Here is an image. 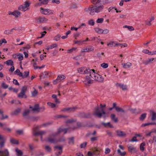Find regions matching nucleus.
I'll return each mask as SVG.
<instances>
[{"instance_id": "1", "label": "nucleus", "mask_w": 156, "mask_h": 156, "mask_svg": "<svg viewBox=\"0 0 156 156\" xmlns=\"http://www.w3.org/2000/svg\"><path fill=\"white\" fill-rule=\"evenodd\" d=\"M77 128V127L75 126L73 127H70L67 128H60L57 132L52 133L47 138L48 141L51 143L55 144L58 142H62L65 141V139L64 136H62L58 140L54 138V137L59 134L61 132H63L64 133H66L69 129L74 130Z\"/></svg>"}, {"instance_id": "2", "label": "nucleus", "mask_w": 156, "mask_h": 156, "mask_svg": "<svg viewBox=\"0 0 156 156\" xmlns=\"http://www.w3.org/2000/svg\"><path fill=\"white\" fill-rule=\"evenodd\" d=\"M101 0H93L91 2L94 5H90L88 9H86V11H90V14L94 15L95 13H98L102 11L104 6L100 3Z\"/></svg>"}, {"instance_id": "3", "label": "nucleus", "mask_w": 156, "mask_h": 156, "mask_svg": "<svg viewBox=\"0 0 156 156\" xmlns=\"http://www.w3.org/2000/svg\"><path fill=\"white\" fill-rule=\"evenodd\" d=\"M105 106V104L102 105L101 104L100 107H97L94 108V111L93 114L98 118H101L102 115H105L106 113L103 108Z\"/></svg>"}, {"instance_id": "4", "label": "nucleus", "mask_w": 156, "mask_h": 156, "mask_svg": "<svg viewBox=\"0 0 156 156\" xmlns=\"http://www.w3.org/2000/svg\"><path fill=\"white\" fill-rule=\"evenodd\" d=\"M91 71L92 72H90V75L91 78L94 79L96 81L100 82H101L103 81L104 78L101 76L95 73L94 69H92Z\"/></svg>"}, {"instance_id": "5", "label": "nucleus", "mask_w": 156, "mask_h": 156, "mask_svg": "<svg viewBox=\"0 0 156 156\" xmlns=\"http://www.w3.org/2000/svg\"><path fill=\"white\" fill-rule=\"evenodd\" d=\"M77 71L79 73L81 74H90V72H91L92 71L89 68L83 67L78 68Z\"/></svg>"}, {"instance_id": "6", "label": "nucleus", "mask_w": 156, "mask_h": 156, "mask_svg": "<svg viewBox=\"0 0 156 156\" xmlns=\"http://www.w3.org/2000/svg\"><path fill=\"white\" fill-rule=\"evenodd\" d=\"M29 6V3L28 1H26L24 4L19 7L18 9L19 10L25 11L28 9V7Z\"/></svg>"}, {"instance_id": "7", "label": "nucleus", "mask_w": 156, "mask_h": 156, "mask_svg": "<svg viewBox=\"0 0 156 156\" xmlns=\"http://www.w3.org/2000/svg\"><path fill=\"white\" fill-rule=\"evenodd\" d=\"M91 76L90 74L89 76H87L85 77L84 80L83 81L84 84L86 85H89L90 84H92L93 83V80L91 79Z\"/></svg>"}, {"instance_id": "8", "label": "nucleus", "mask_w": 156, "mask_h": 156, "mask_svg": "<svg viewBox=\"0 0 156 156\" xmlns=\"http://www.w3.org/2000/svg\"><path fill=\"white\" fill-rule=\"evenodd\" d=\"M27 90V87L25 86L22 88L21 92L18 95V97L21 98H26L27 97L25 94V93Z\"/></svg>"}, {"instance_id": "9", "label": "nucleus", "mask_w": 156, "mask_h": 156, "mask_svg": "<svg viewBox=\"0 0 156 156\" xmlns=\"http://www.w3.org/2000/svg\"><path fill=\"white\" fill-rule=\"evenodd\" d=\"M156 61V58H148L143 61V63L145 65L152 64Z\"/></svg>"}, {"instance_id": "10", "label": "nucleus", "mask_w": 156, "mask_h": 156, "mask_svg": "<svg viewBox=\"0 0 156 156\" xmlns=\"http://www.w3.org/2000/svg\"><path fill=\"white\" fill-rule=\"evenodd\" d=\"M66 78V77L63 75H59L58 76L56 79L54 80L53 83L55 84H56L57 83L65 79Z\"/></svg>"}, {"instance_id": "11", "label": "nucleus", "mask_w": 156, "mask_h": 156, "mask_svg": "<svg viewBox=\"0 0 156 156\" xmlns=\"http://www.w3.org/2000/svg\"><path fill=\"white\" fill-rule=\"evenodd\" d=\"M36 20L37 22L42 23L46 22L48 19L44 17L41 16L36 18Z\"/></svg>"}, {"instance_id": "12", "label": "nucleus", "mask_w": 156, "mask_h": 156, "mask_svg": "<svg viewBox=\"0 0 156 156\" xmlns=\"http://www.w3.org/2000/svg\"><path fill=\"white\" fill-rule=\"evenodd\" d=\"M51 75L50 73L48 72H44L42 73V74L40 75V79H44L46 78L49 77Z\"/></svg>"}, {"instance_id": "13", "label": "nucleus", "mask_w": 156, "mask_h": 156, "mask_svg": "<svg viewBox=\"0 0 156 156\" xmlns=\"http://www.w3.org/2000/svg\"><path fill=\"white\" fill-rule=\"evenodd\" d=\"M41 12L42 13L45 15H49L52 13L51 10L48 9H44L42 8H41Z\"/></svg>"}, {"instance_id": "14", "label": "nucleus", "mask_w": 156, "mask_h": 156, "mask_svg": "<svg viewBox=\"0 0 156 156\" xmlns=\"http://www.w3.org/2000/svg\"><path fill=\"white\" fill-rule=\"evenodd\" d=\"M92 151H93V153L90 151H88L87 153L88 156H93V154H99L100 151L99 150L96 148H94L92 149Z\"/></svg>"}, {"instance_id": "15", "label": "nucleus", "mask_w": 156, "mask_h": 156, "mask_svg": "<svg viewBox=\"0 0 156 156\" xmlns=\"http://www.w3.org/2000/svg\"><path fill=\"white\" fill-rule=\"evenodd\" d=\"M94 48L93 46H88L86 48L82 49L81 50L82 52H89L93 51Z\"/></svg>"}, {"instance_id": "16", "label": "nucleus", "mask_w": 156, "mask_h": 156, "mask_svg": "<svg viewBox=\"0 0 156 156\" xmlns=\"http://www.w3.org/2000/svg\"><path fill=\"white\" fill-rule=\"evenodd\" d=\"M116 85L117 87H119L123 90L125 91L127 90V86L123 84L117 83L116 84Z\"/></svg>"}, {"instance_id": "17", "label": "nucleus", "mask_w": 156, "mask_h": 156, "mask_svg": "<svg viewBox=\"0 0 156 156\" xmlns=\"http://www.w3.org/2000/svg\"><path fill=\"white\" fill-rule=\"evenodd\" d=\"M0 156H9V152L7 149L0 150Z\"/></svg>"}, {"instance_id": "18", "label": "nucleus", "mask_w": 156, "mask_h": 156, "mask_svg": "<svg viewBox=\"0 0 156 156\" xmlns=\"http://www.w3.org/2000/svg\"><path fill=\"white\" fill-rule=\"evenodd\" d=\"M55 149H58L59 150L58 152L56 154L57 155L61 154L62 152V146H54Z\"/></svg>"}, {"instance_id": "19", "label": "nucleus", "mask_w": 156, "mask_h": 156, "mask_svg": "<svg viewBox=\"0 0 156 156\" xmlns=\"http://www.w3.org/2000/svg\"><path fill=\"white\" fill-rule=\"evenodd\" d=\"M76 107L65 108L63 109L62 111L63 112H73L76 109Z\"/></svg>"}, {"instance_id": "20", "label": "nucleus", "mask_w": 156, "mask_h": 156, "mask_svg": "<svg viewBox=\"0 0 156 156\" xmlns=\"http://www.w3.org/2000/svg\"><path fill=\"white\" fill-rule=\"evenodd\" d=\"M116 133H117V135L120 137H125L126 135V134L124 132L119 131V130H117L116 131Z\"/></svg>"}, {"instance_id": "21", "label": "nucleus", "mask_w": 156, "mask_h": 156, "mask_svg": "<svg viewBox=\"0 0 156 156\" xmlns=\"http://www.w3.org/2000/svg\"><path fill=\"white\" fill-rule=\"evenodd\" d=\"M5 139L0 134V147L2 148L4 145Z\"/></svg>"}, {"instance_id": "22", "label": "nucleus", "mask_w": 156, "mask_h": 156, "mask_svg": "<svg viewBox=\"0 0 156 156\" xmlns=\"http://www.w3.org/2000/svg\"><path fill=\"white\" fill-rule=\"evenodd\" d=\"M30 109L33 111H37L38 112H39V105L38 104H36L33 108L30 106Z\"/></svg>"}, {"instance_id": "23", "label": "nucleus", "mask_w": 156, "mask_h": 156, "mask_svg": "<svg viewBox=\"0 0 156 156\" xmlns=\"http://www.w3.org/2000/svg\"><path fill=\"white\" fill-rule=\"evenodd\" d=\"M127 147L129 151L131 153L136 152V148L132 145H128Z\"/></svg>"}, {"instance_id": "24", "label": "nucleus", "mask_w": 156, "mask_h": 156, "mask_svg": "<svg viewBox=\"0 0 156 156\" xmlns=\"http://www.w3.org/2000/svg\"><path fill=\"white\" fill-rule=\"evenodd\" d=\"M45 133V132L44 131H38L35 133L34 135L37 136L40 135L41 136V140H42V136Z\"/></svg>"}, {"instance_id": "25", "label": "nucleus", "mask_w": 156, "mask_h": 156, "mask_svg": "<svg viewBox=\"0 0 156 156\" xmlns=\"http://www.w3.org/2000/svg\"><path fill=\"white\" fill-rule=\"evenodd\" d=\"M29 109H27L25 110L23 113V117L25 118H27L29 117Z\"/></svg>"}, {"instance_id": "26", "label": "nucleus", "mask_w": 156, "mask_h": 156, "mask_svg": "<svg viewBox=\"0 0 156 156\" xmlns=\"http://www.w3.org/2000/svg\"><path fill=\"white\" fill-rule=\"evenodd\" d=\"M101 124L105 127H108L110 128H113V126L111 124L110 122H108L106 123L104 122H102L101 123Z\"/></svg>"}, {"instance_id": "27", "label": "nucleus", "mask_w": 156, "mask_h": 156, "mask_svg": "<svg viewBox=\"0 0 156 156\" xmlns=\"http://www.w3.org/2000/svg\"><path fill=\"white\" fill-rule=\"evenodd\" d=\"M117 44V42L114 41H111L109 43L107 44V46L111 47H115L116 46V44Z\"/></svg>"}, {"instance_id": "28", "label": "nucleus", "mask_w": 156, "mask_h": 156, "mask_svg": "<svg viewBox=\"0 0 156 156\" xmlns=\"http://www.w3.org/2000/svg\"><path fill=\"white\" fill-rule=\"evenodd\" d=\"M4 63L8 66H12L14 65L13 61L11 59L8 60L4 62Z\"/></svg>"}, {"instance_id": "29", "label": "nucleus", "mask_w": 156, "mask_h": 156, "mask_svg": "<svg viewBox=\"0 0 156 156\" xmlns=\"http://www.w3.org/2000/svg\"><path fill=\"white\" fill-rule=\"evenodd\" d=\"M122 65L124 68H127L130 67L131 66V63L130 62H128L126 63H122Z\"/></svg>"}, {"instance_id": "30", "label": "nucleus", "mask_w": 156, "mask_h": 156, "mask_svg": "<svg viewBox=\"0 0 156 156\" xmlns=\"http://www.w3.org/2000/svg\"><path fill=\"white\" fill-rule=\"evenodd\" d=\"M34 59H33V62H32V63L33 64V66L34 67V68L35 69H37V68H39V69H41V68H43L44 66H37L36 65V63L35 62H34Z\"/></svg>"}, {"instance_id": "31", "label": "nucleus", "mask_w": 156, "mask_h": 156, "mask_svg": "<svg viewBox=\"0 0 156 156\" xmlns=\"http://www.w3.org/2000/svg\"><path fill=\"white\" fill-rule=\"evenodd\" d=\"M16 152V153L17 156H22L23 154L22 151L18 149H16L15 150Z\"/></svg>"}, {"instance_id": "32", "label": "nucleus", "mask_w": 156, "mask_h": 156, "mask_svg": "<svg viewBox=\"0 0 156 156\" xmlns=\"http://www.w3.org/2000/svg\"><path fill=\"white\" fill-rule=\"evenodd\" d=\"M112 120L115 122H117L118 121V118L115 117V115L114 114H112L111 115Z\"/></svg>"}, {"instance_id": "33", "label": "nucleus", "mask_w": 156, "mask_h": 156, "mask_svg": "<svg viewBox=\"0 0 156 156\" xmlns=\"http://www.w3.org/2000/svg\"><path fill=\"white\" fill-rule=\"evenodd\" d=\"M76 121V119H70L67 120L66 121V123L67 124H68L69 123L71 124L73 123V122H75Z\"/></svg>"}, {"instance_id": "34", "label": "nucleus", "mask_w": 156, "mask_h": 156, "mask_svg": "<svg viewBox=\"0 0 156 156\" xmlns=\"http://www.w3.org/2000/svg\"><path fill=\"white\" fill-rule=\"evenodd\" d=\"M13 16L15 17H18L20 15V13L18 11H15L13 12Z\"/></svg>"}, {"instance_id": "35", "label": "nucleus", "mask_w": 156, "mask_h": 156, "mask_svg": "<svg viewBox=\"0 0 156 156\" xmlns=\"http://www.w3.org/2000/svg\"><path fill=\"white\" fill-rule=\"evenodd\" d=\"M10 141L12 144H19V142L17 140L13 138H11Z\"/></svg>"}, {"instance_id": "36", "label": "nucleus", "mask_w": 156, "mask_h": 156, "mask_svg": "<svg viewBox=\"0 0 156 156\" xmlns=\"http://www.w3.org/2000/svg\"><path fill=\"white\" fill-rule=\"evenodd\" d=\"M38 93V91L34 89V90L31 92L32 96L33 97H35L37 96Z\"/></svg>"}, {"instance_id": "37", "label": "nucleus", "mask_w": 156, "mask_h": 156, "mask_svg": "<svg viewBox=\"0 0 156 156\" xmlns=\"http://www.w3.org/2000/svg\"><path fill=\"white\" fill-rule=\"evenodd\" d=\"M21 109L20 108H18L14 111L12 112V114L13 115H17L21 111Z\"/></svg>"}, {"instance_id": "38", "label": "nucleus", "mask_w": 156, "mask_h": 156, "mask_svg": "<svg viewBox=\"0 0 156 156\" xmlns=\"http://www.w3.org/2000/svg\"><path fill=\"white\" fill-rule=\"evenodd\" d=\"M118 154L121 156H124L126 154V152L125 151L121 152L120 150L118 149L117 151Z\"/></svg>"}, {"instance_id": "39", "label": "nucleus", "mask_w": 156, "mask_h": 156, "mask_svg": "<svg viewBox=\"0 0 156 156\" xmlns=\"http://www.w3.org/2000/svg\"><path fill=\"white\" fill-rule=\"evenodd\" d=\"M51 124L50 122H47L45 123H44L43 124L41 125L40 126H38V128H40L43 127H46L48 125Z\"/></svg>"}, {"instance_id": "40", "label": "nucleus", "mask_w": 156, "mask_h": 156, "mask_svg": "<svg viewBox=\"0 0 156 156\" xmlns=\"http://www.w3.org/2000/svg\"><path fill=\"white\" fill-rule=\"evenodd\" d=\"M47 105L48 106L51 107V108H55L56 107V105L55 104L51 102H48L47 103Z\"/></svg>"}, {"instance_id": "41", "label": "nucleus", "mask_w": 156, "mask_h": 156, "mask_svg": "<svg viewBox=\"0 0 156 156\" xmlns=\"http://www.w3.org/2000/svg\"><path fill=\"white\" fill-rule=\"evenodd\" d=\"M95 31L98 33L102 34V30L99 28H96L94 29Z\"/></svg>"}, {"instance_id": "42", "label": "nucleus", "mask_w": 156, "mask_h": 156, "mask_svg": "<svg viewBox=\"0 0 156 156\" xmlns=\"http://www.w3.org/2000/svg\"><path fill=\"white\" fill-rule=\"evenodd\" d=\"M145 145V144L144 142H143L140 144V149L141 151H143L144 150V146Z\"/></svg>"}, {"instance_id": "43", "label": "nucleus", "mask_w": 156, "mask_h": 156, "mask_svg": "<svg viewBox=\"0 0 156 156\" xmlns=\"http://www.w3.org/2000/svg\"><path fill=\"white\" fill-rule=\"evenodd\" d=\"M14 73L15 74H16L20 76H22V73L20 72V70L19 69H16L14 72Z\"/></svg>"}, {"instance_id": "44", "label": "nucleus", "mask_w": 156, "mask_h": 156, "mask_svg": "<svg viewBox=\"0 0 156 156\" xmlns=\"http://www.w3.org/2000/svg\"><path fill=\"white\" fill-rule=\"evenodd\" d=\"M116 46H121V47H126L127 46V44L126 43H119L117 42V44H116Z\"/></svg>"}, {"instance_id": "45", "label": "nucleus", "mask_w": 156, "mask_h": 156, "mask_svg": "<svg viewBox=\"0 0 156 156\" xmlns=\"http://www.w3.org/2000/svg\"><path fill=\"white\" fill-rule=\"evenodd\" d=\"M146 113H143L142 114L140 117V119L141 120H143L146 118Z\"/></svg>"}, {"instance_id": "46", "label": "nucleus", "mask_w": 156, "mask_h": 156, "mask_svg": "<svg viewBox=\"0 0 156 156\" xmlns=\"http://www.w3.org/2000/svg\"><path fill=\"white\" fill-rule=\"evenodd\" d=\"M115 110L117 112H122L123 113L124 112V111L121 108L119 107H117L115 108Z\"/></svg>"}, {"instance_id": "47", "label": "nucleus", "mask_w": 156, "mask_h": 156, "mask_svg": "<svg viewBox=\"0 0 156 156\" xmlns=\"http://www.w3.org/2000/svg\"><path fill=\"white\" fill-rule=\"evenodd\" d=\"M156 119V113L153 112L152 113L151 117V120L152 121Z\"/></svg>"}, {"instance_id": "48", "label": "nucleus", "mask_w": 156, "mask_h": 156, "mask_svg": "<svg viewBox=\"0 0 156 156\" xmlns=\"http://www.w3.org/2000/svg\"><path fill=\"white\" fill-rule=\"evenodd\" d=\"M29 74V72H24L23 73H22V76H20L22 77L23 78H26L27 76Z\"/></svg>"}, {"instance_id": "49", "label": "nucleus", "mask_w": 156, "mask_h": 156, "mask_svg": "<svg viewBox=\"0 0 156 156\" xmlns=\"http://www.w3.org/2000/svg\"><path fill=\"white\" fill-rule=\"evenodd\" d=\"M2 87L4 89H6L9 87L8 85L5 84V83H2L1 84Z\"/></svg>"}, {"instance_id": "50", "label": "nucleus", "mask_w": 156, "mask_h": 156, "mask_svg": "<svg viewBox=\"0 0 156 156\" xmlns=\"http://www.w3.org/2000/svg\"><path fill=\"white\" fill-rule=\"evenodd\" d=\"M101 66L104 68H106L108 67V65L107 63H103L101 64Z\"/></svg>"}, {"instance_id": "51", "label": "nucleus", "mask_w": 156, "mask_h": 156, "mask_svg": "<svg viewBox=\"0 0 156 156\" xmlns=\"http://www.w3.org/2000/svg\"><path fill=\"white\" fill-rule=\"evenodd\" d=\"M18 58L19 61H21L23 58V55L22 54H19L18 55Z\"/></svg>"}, {"instance_id": "52", "label": "nucleus", "mask_w": 156, "mask_h": 156, "mask_svg": "<svg viewBox=\"0 0 156 156\" xmlns=\"http://www.w3.org/2000/svg\"><path fill=\"white\" fill-rule=\"evenodd\" d=\"M88 24L90 25L94 26V22L92 20H90L88 21Z\"/></svg>"}, {"instance_id": "53", "label": "nucleus", "mask_w": 156, "mask_h": 156, "mask_svg": "<svg viewBox=\"0 0 156 156\" xmlns=\"http://www.w3.org/2000/svg\"><path fill=\"white\" fill-rule=\"evenodd\" d=\"M87 144V142H83V143L81 144L80 145V147L81 148H84L86 146Z\"/></svg>"}, {"instance_id": "54", "label": "nucleus", "mask_w": 156, "mask_h": 156, "mask_svg": "<svg viewBox=\"0 0 156 156\" xmlns=\"http://www.w3.org/2000/svg\"><path fill=\"white\" fill-rule=\"evenodd\" d=\"M98 137H93L90 138V140L92 142L96 141L98 140Z\"/></svg>"}, {"instance_id": "55", "label": "nucleus", "mask_w": 156, "mask_h": 156, "mask_svg": "<svg viewBox=\"0 0 156 156\" xmlns=\"http://www.w3.org/2000/svg\"><path fill=\"white\" fill-rule=\"evenodd\" d=\"M45 149L48 152H50L51 151V148L48 146H46L45 147Z\"/></svg>"}, {"instance_id": "56", "label": "nucleus", "mask_w": 156, "mask_h": 156, "mask_svg": "<svg viewBox=\"0 0 156 156\" xmlns=\"http://www.w3.org/2000/svg\"><path fill=\"white\" fill-rule=\"evenodd\" d=\"M74 142V138L72 137L69 138V143L70 144H73Z\"/></svg>"}, {"instance_id": "57", "label": "nucleus", "mask_w": 156, "mask_h": 156, "mask_svg": "<svg viewBox=\"0 0 156 156\" xmlns=\"http://www.w3.org/2000/svg\"><path fill=\"white\" fill-rule=\"evenodd\" d=\"M4 34L7 35H9L12 34V33L11 32L10 30H6L4 32Z\"/></svg>"}, {"instance_id": "58", "label": "nucleus", "mask_w": 156, "mask_h": 156, "mask_svg": "<svg viewBox=\"0 0 156 156\" xmlns=\"http://www.w3.org/2000/svg\"><path fill=\"white\" fill-rule=\"evenodd\" d=\"M154 124V123H145L142 124L141 125V126L144 127L153 124Z\"/></svg>"}, {"instance_id": "59", "label": "nucleus", "mask_w": 156, "mask_h": 156, "mask_svg": "<svg viewBox=\"0 0 156 156\" xmlns=\"http://www.w3.org/2000/svg\"><path fill=\"white\" fill-rule=\"evenodd\" d=\"M8 117V116L7 115L4 116L3 114L2 115V117L0 118V119L1 120H4L5 119H7Z\"/></svg>"}, {"instance_id": "60", "label": "nucleus", "mask_w": 156, "mask_h": 156, "mask_svg": "<svg viewBox=\"0 0 156 156\" xmlns=\"http://www.w3.org/2000/svg\"><path fill=\"white\" fill-rule=\"evenodd\" d=\"M104 20V19L102 18H99L97 20V22L98 23H102Z\"/></svg>"}, {"instance_id": "61", "label": "nucleus", "mask_w": 156, "mask_h": 156, "mask_svg": "<svg viewBox=\"0 0 156 156\" xmlns=\"http://www.w3.org/2000/svg\"><path fill=\"white\" fill-rule=\"evenodd\" d=\"M57 46V44H53L50 45V46L49 47V48H50L51 49H52L53 48L56 47Z\"/></svg>"}, {"instance_id": "62", "label": "nucleus", "mask_w": 156, "mask_h": 156, "mask_svg": "<svg viewBox=\"0 0 156 156\" xmlns=\"http://www.w3.org/2000/svg\"><path fill=\"white\" fill-rule=\"evenodd\" d=\"M109 32V30L108 29H106L104 30H102V34H105L108 33Z\"/></svg>"}, {"instance_id": "63", "label": "nucleus", "mask_w": 156, "mask_h": 156, "mask_svg": "<svg viewBox=\"0 0 156 156\" xmlns=\"http://www.w3.org/2000/svg\"><path fill=\"white\" fill-rule=\"evenodd\" d=\"M16 133L19 135H22L23 134V131L21 130H17Z\"/></svg>"}, {"instance_id": "64", "label": "nucleus", "mask_w": 156, "mask_h": 156, "mask_svg": "<svg viewBox=\"0 0 156 156\" xmlns=\"http://www.w3.org/2000/svg\"><path fill=\"white\" fill-rule=\"evenodd\" d=\"M145 24L146 25L148 26H150L152 24L151 23V22L149 20V21L147 20V21H145Z\"/></svg>"}]
</instances>
